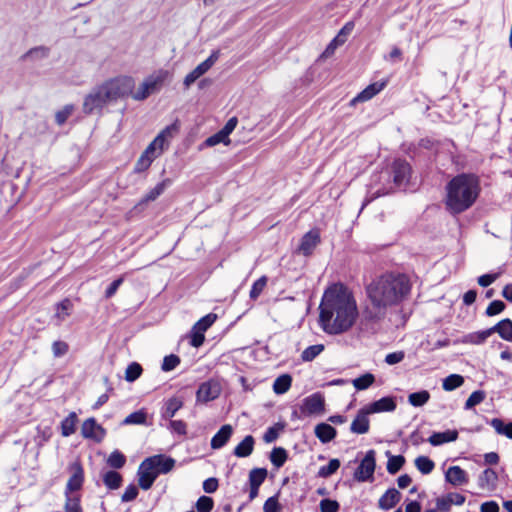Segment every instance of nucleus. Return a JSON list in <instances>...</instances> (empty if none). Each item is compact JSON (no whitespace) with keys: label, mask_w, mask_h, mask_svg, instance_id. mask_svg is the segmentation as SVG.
Masks as SVG:
<instances>
[{"label":"nucleus","mask_w":512,"mask_h":512,"mask_svg":"<svg viewBox=\"0 0 512 512\" xmlns=\"http://www.w3.org/2000/svg\"><path fill=\"white\" fill-rule=\"evenodd\" d=\"M492 331L498 333L502 339L512 342V320L509 318L503 319L494 325Z\"/></svg>","instance_id":"obj_28"},{"label":"nucleus","mask_w":512,"mask_h":512,"mask_svg":"<svg viewBox=\"0 0 512 512\" xmlns=\"http://www.w3.org/2000/svg\"><path fill=\"white\" fill-rule=\"evenodd\" d=\"M416 468L422 473V474H430L434 467L435 463L427 456H418L415 461Z\"/></svg>","instance_id":"obj_39"},{"label":"nucleus","mask_w":512,"mask_h":512,"mask_svg":"<svg viewBox=\"0 0 512 512\" xmlns=\"http://www.w3.org/2000/svg\"><path fill=\"white\" fill-rule=\"evenodd\" d=\"M283 429L284 425L280 423L276 424L275 426L269 427L264 433L263 440L266 443L274 442L278 438L279 432Z\"/></svg>","instance_id":"obj_56"},{"label":"nucleus","mask_w":512,"mask_h":512,"mask_svg":"<svg viewBox=\"0 0 512 512\" xmlns=\"http://www.w3.org/2000/svg\"><path fill=\"white\" fill-rule=\"evenodd\" d=\"M81 434L84 438L101 441L105 435V430L91 417L83 422Z\"/></svg>","instance_id":"obj_13"},{"label":"nucleus","mask_w":512,"mask_h":512,"mask_svg":"<svg viewBox=\"0 0 512 512\" xmlns=\"http://www.w3.org/2000/svg\"><path fill=\"white\" fill-rule=\"evenodd\" d=\"M122 476L120 473L110 470L103 475V482L108 489H118L122 484Z\"/></svg>","instance_id":"obj_33"},{"label":"nucleus","mask_w":512,"mask_h":512,"mask_svg":"<svg viewBox=\"0 0 512 512\" xmlns=\"http://www.w3.org/2000/svg\"><path fill=\"white\" fill-rule=\"evenodd\" d=\"M325 400L322 394L314 393L303 401L301 411L305 415L320 414L324 411Z\"/></svg>","instance_id":"obj_8"},{"label":"nucleus","mask_w":512,"mask_h":512,"mask_svg":"<svg viewBox=\"0 0 512 512\" xmlns=\"http://www.w3.org/2000/svg\"><path fill=\"white\" fill-rule=\"evenodd\" d=\"M74 111V106L69 104V105H65L63 107V109L59 110L56 112L55 114V121L56 123L61 126L63 125L67 119L71 116V114L73 113Z\"/></svg>","instance_id":"obj_55"},{"label":"nucleus","mask_w":512,"mask_h":512,"mask_svg":"<svg viewBox=\"0 0 512 512\" xmlns=\"http://www.w3.org/2000/svg\"><path fill=\"white\" fill-rule=\"evenodd\" d=\"M220 389L216 383L204 382L202 383L197 392L196 397L199 402H209L216 399L219 396Z\"/></svg>","instance_id":"obj_16"},{"label":"nucleus","mask_w":512,"mask_h":512,"mask_svg":"<svg viewBox=\"0 0 512 512\" xmlns=\"http://www.w3.org/2000/svg\"><path fill=\"white\" fill-rule=\"evenodd\" d=\"M147 414L143 410L135 411L129 414L122 422L123 425H139L146 422Z\"/></svg>","instance_id":"obj_48"},{"label":"nucleus","mask_w":512,"mask_h":512,"mask_svg":"<svg viewBox=\"0 0 512 512\" xmlns=\"http://www.w3.org/2000/svg\"><path fill=\"white\" fill-rule=\"evenodd\" d=\"M393 182L397 187H406L411 177V166L403 159H396L391 167Z\"/></svg>","instance_id":"obj_7"},{"label":"nucleus","mask_w":512,"mask_h":512,"mask_svg":"<svg viewBox=\"0 0 512 512\" xmlns=\"http://www.w3.org/2000/svg\"><path fill=\"white\" fill-rule=\"evenodd\" d=\"M375 466V451L369 450L362 459L358 468L355 470L354 478L359 482L372 480L375 471Z\"/></svg>","instance_id":"obj_6"},{"label":"nucleus","mask_w":512,"mask_h":512,"mask_svg":"<svg viewBox=\"0 0 512 512\" xmlns=\"http://www.w3.org/2000/svg\"><path fill=\"white\" fill-rule=\"evenodd\" d=\"M401 499V493L396 488H389L379 499L378 506L383 510H390Z\"/></svg>","instance_id":"obj_21"},{"label":"nucleus","mask_w":512,"mask_h":512,"mask_svg":"<svg viewBox=\"0 0 512 512\" xmlns=\"http://www.w3.org/2000/svg\"><path fill=\"white\" fill-rule=\"evenodd\" d=\"M314 433L320 442L326 444L336 437L337 431L333 426L327 423H319L315 426Z\"/></svg>","instance_id":"obj_24"},{"label":"nucleus","mask_w":512,"mask_h":512,"mask_svg":"<svg viewBox=\"0 0 512 512\" xmlns=\"http://www.w3.org/2000/svg\"><path fill=\"white\" fill-rule=\"evenodd\" d=\"M106 89L103 83L94 87L84 98L83 112L85 114H93L100 112L108 103L110 99L106 96Z\"/></svg>","instance_id":"obj_5"},{"label":"nucleus","mask_w":512,"mask_h":512,"mask_svg":"<svg viewBox=\"0 0 512 512\" xmlns=\"http://www.w3.org/2000/svg\"><path fill=\"white\" fill-rule=\"evenodd\" d=\"M505 308H506V305L503 301L494 300L486 308L485 314L489 317L495 316V315L503 312L505 310Z\"/></svg>","instance_id":"obj_60"},{"label":"nucleus","mask_w":512,"mask_h":512,"mask_svg":"<svg viewBox=\"0 0 512 512\" xmlns=\"http://www.w3.org/2000/svg\"><path fill=\"white\" fill-rule=\"evenodd\" d=\"M367 410L372 413L392 412L396 409V402L393 397L387 396L372 402L366 406Z\"/></svg>","instance_id":"obj_19"},{"label":"nucleus","mask_w":512,"mask_h":512,"mask_svg":"<svg viewBox=\"0 0 512 512\" xmlns=\"http://www.w3.org/2000/svg\"><path fill=\"white\" fill-rule=\"evenodd\" d=\"M497 480V473L493 469L487 468L479 476L478 484L481 488L494 489L496 487Z\"/></svg>","instance_id":"obj_29"},{"label":"nucleus","mask_w":512,"mask_h":512,"mask_svg":"<svg viewBox=\"0 0 512 512\" xmlns=\"http://www.w3.org/2000/svg\"><path fill=\"white\" fill-rule=\"evenodd\" d=\"M50 54V48L46 46H36L31 49H29L25 54L22 55V60H42L49 56Z\"/></svg>","instance_id":"obj_30"},{"label":"nucleus","mask_w":512,"mask_h":512,"mask_svg":"<svg viewBox=\"0 0 512 512\" xmlns=\"http://www.w3.org/2000/svg\"><path fill=\"white\" fill-rule=\"evenodd\" d=\"M142 373V367L136 362H132L128 365L125 371V379L128 382H133L140 377Z\"/></svg>","instance_id":"obj_52"},{"label":"nucleus","mask_w":512,"mask_h":512,"mask_svg":"<svg viewBox=\"0 0 512 512\" xmlns=\"http://www.w3.org/2000/svg\"><path fill=\"white\" fill-rule=\"evenodd\" d=\"M233 434V428L230 424L223 425L211 439V448L220 449L227 444Z\"/></svg>","instance_id":"obj_20"},{"label":"nucleus","mask_w":512,"mask_h":512,"mask_svg":"<svg viewBox=\"0 0 512 512\" xmlns=\"http://www.w3.org/2000/svg\"><path fill=\"white\" fill-rule=\"evenodd\" d=\"M255 445V439L252 435H247L235 448L234 455L239 458H245L252 454Z\"/></svg>","instance_id":"obj_26"},{"label":"nucleus","mask_w":512,"mask_h":512,"mask_svg":"<svg viewBox=\"0 0 512 512\" xmlns=\"http://www.w3.org/2000/svg\"><path fill=\"white\" fill-rule=\"evenodd\" d=\"M214 501L211 497L201 496L196 502L198 512H210L213 509Z\"/></svg>","instance_id":"obj_59"},{"label":"nucleus","mask_w":512,"mask_h":512,"mask_svg":"<svg viewBox=\"0 0 512 512\" xmlns=\"http://www.w3.org/2000/svg\"><path fill=\"white\" fill-rule=\"evenodd\" d=\"M405 464V458L402 455L390 456L387 462V471L389 474H396Z\"/></svg>","instance_id":"obj_47"},{"label":"nucleus","mask_w":512,"mask_h":512,"mask_svg":"<svg viewBox=\"0 0 512 512\" xmlns=\"http://www.w3.org/2000/svg\"><path fill=\"white\" fill-rule=\"evenodd\" d=\"M320 512H338L340 504L336 500L324 498L319 503Z\"/></svg>","instance_id":"obj_57"},{"label":"nucleus","mask_w":512,"mask_h":512,"mask_svg":"<svg viewBox=\"0 0 512 512\" xmlns=\"http://www.w3.org/2000/svg\"><path fill=\"white\" fill-rule=\"evenodd\" d=\"M340 467V461L336 458L331 459L325 466L320 467L318 476L321 478H328L333 475Z\"/></svg>","instance_id":"obj_46"},{"label":"nucleus","mask_w":512,"mask_h":512,"mask_svg":"<svg viewBox=\"0 0 512 512\" xmlns=\"http://www.w3.org/2000/svg\"><path fill=\"white\" fill-rule=\"evenodd\" d=\"M183 406V402L181 399L177 397H172L168 399L161 411V416L164 419H171L175 416L176 412L180 410Z\"/></svg>","instance_id":"obj_27"},{"label":"nucleus","mask_w":512,"mask_h":512,"mask_svg":"<svg viewBox=\"0 0 512 512\" xmlns=\"http://www.w3.org/2000/svg\"><path fill=\"white\" fill-rule=\"evenodd\" d=\"M430 399V393L427 390L411 393L408 396V402L414 407L425 405Z\"/></svg>","instance_id":"obj_38"},{"label":"nucleus","mask_w":512,"mask_h":512,"mask_svg":"<svg viewBox=\"0 0 512 512\" xmlns=\"http://www.w3.org/2000/svg\"><path fill=\"white\" fill-rule=\"evenodd\" d=\"M323 350V344L311 345L302 352L301 359L305 362L313 361Z\"/></svg>","instance_id":"obj_44"},{"label":"nucleus","mask_w":512,"mask_h":512,"mask_svg":"<svg viewBox=\"0 0 512 512\" xmlns=\"http://www.w3.org/2000/svg\"><path fill=\"white\" fill-rule=\"evenodd\" d=\"M65 511L66 512H82L80 506V498L78 496H69L66 497L65 503Z\"/></svg>","instance_id":"obj_61"},{"label":"nucleus","mask_w":512,"mask_h":512,"mask_svg":"<svg viewBox=\"0 0 512 512\" xmlns=\"http://www.w3.org/2000/svg\"><path fill=\"white\" fill-rule=\"evenodd\" d=\"M171 181L169 179H164L160 183H158L154 188H152L145 196L143 201L149 202L156 200L164 190L170 185Z\"/></svg>","instance_id":"obj_36"},{"label":"nucleus","mask_w":512,"mask_h":512,"mask_svg":"<svg viewBox=\"0 0 512 512\" xmlns=\"http://www.w3.org/2000/svg\"><path fill=\"white\" fill-rule=\"evenodd\" d=\"M375 381V376L371 373H365L353 380V386L356 390H365L369 388Z\"/></svg>","instance_id":"obj_43"},{"label":"nucleus","mask_w":512,"mask_h":512,"mask_svg":"<svg viewBox=\"0 0 512 512\" xmlns=\"http://www.w3.org/2000/svg\"><path fill=\"white\" fill-rule=\"evenodd\" d=\"M292 377L289 374H283L277 377L273 383L274 393L281 395L286 393L291 387Z\"/></svg>","instance_id":"obj_32"},{"label":"nucleus","mask_w":512,"mask_h":512,"mask_svg":"<svg viewBox=\"0 0 512 512\" xmlns=\"http://www.w3.org/2000/svg\"><path fill=\"white\" fill-rule=\"evenodd\" d=\"M138 493V488L134 484H130L122 494L121 500L122 502L133 501L138 496Z\"/></svg>","instance_id":"obj_64"},{"label":"nucleus","mask_w":512,"mask_h":512,"mask_svg":"<svg viewBox=\"0 0 512 512\" xmlns=\"http://www.w3.org/2000/svg\"><path fill=\"white\" fill-rule=\"evenodd\" d=\"M319 324L324 332L338 335L348 331L358 316L356 301L343 285L329 287L319 305Z\"/></svg>","instance_id":"obj_1"},{"label":"nucleus","mask_w":512,"mask_h":512,"mask_svg":"<svg viewBox=\"0 0 512 512\" xmlns=\"http://www.w3.org/2000/svg\"><path fill=\"white\" fill-rule=\"evenodd\" d=\"M104 88L111 102L132 94L135 81L130 76H117L103 82Z\"/></svg>","instance_id":"obj_4"},{"label":"nucleus","mask_w":512,"mask_h":512,"mask_svg":"<svg viewBox=\"0 0 512 512\" xmlns=\"http://www.w3.org/2000/svg\"><path fill=\"white\" fill-rule=\"evenodd\" d=\"M78 421L77 414L75 412L69 413V415L61 422V434L64 437H68L75 433L76 423Z\"/></svg>","instance_id":"obj_31"},{"label":"nucleus","mask_w":512,"mask_h":512,"mask_svg":"<svg viewBox=\"0 0 512 512\" xmlns=\"http://www.w3.org/2000/svg\"><path fill=\"white\" fill-rule=\"evenodd\" d=\"M354 22L353 21H349L347 22L339 31V33L337 34V36L334 38V42H338V43H341V44H344L347 40V37L349 34H351V32L353 31L354 29Z\"/></svg>","instance_id":"obj_58"},{"label":"nucleus","mask_w":512,"mask_h":512,"mask_svg":"<svg viewBox=\"0 0 512 512\" xmlns=\"http://www.w3.org/2000/svg\"><path fill=\"white\" fill-rule=\"evenodd\" d=\"M146 463V459L143 460L138 468V483L143 490L150 489L158 477L157 471L154 468L148 469Z\"/></svg>","instance_id":"obj_12"},{"label":"nucleus","mask_w":512,"mask_h":512,"mask_svg":"<svg viewBox=\"0 0 512 512\" xmlns=\"http://www.w3.org/2000/svg\"><path fill=\"white\" fill-rule=\"evenodd\" d=\"M69 346L63 341H54L52 344V352L55 357H61L68 352Z\"/></svg>","instance_id":"obj_63"},{"label":"nucleus","mask_w":512,"mask_h":512,"mask_svg":"<svg viewBox=\"0 0 512 512\" xmlns=\"http://www.w3.org/2000/svg\"><path fill=\"white\" fill-rule=\"evenodd\" d=\"M458 439L457 430H446L444 432H434L429 438L428 442L432 446H439L444 443L453 442Z\"/></svg>","instance_id":"obj_25"},{"label":"nucleus","mask_w":512,"mask_h":512,"mask_svg":"<svg viewBox=\"0 0 512 512\" xmlns=\"http://www.w3.org/2000/svg\"><path fill=\"white\" fill-rule=\"evenodd\" d=\"M72 308L73 304L70 299L66 298L62 300L56 304L55 317H57L60 321H63L67 316L70 315Z\"/></svg>","instance_id":"obj_41"},{"label":"nucleus","mask_w":512,"mask_h":512,"mask_svg":"<svg viewBox=\"0 0 512 512\" xmlns=\"http://www.w3.org/2000/svg\"><path fill=\"white\" fill-rule=\"evenodd\" d=\"M386 81L375 82L368 85L364 90H362L356 97L351 100V105H354L357 102H365L372 99L376 94L384 89L386 86Z\"/></svg>","instance_id":"obj_18"},{"label":"nucleus","mask_w":512,"mask_h":512,"mask_svg":"<svg viewBox=\"0 0 512 512\" xmlns=\"http://www.w3.org/2000/svg\"><path fill=\"white\" fill-rule=\"evenodd\" d=\"M267 281V277L262 276L253 283L249 294L252 300H256L260 296V294L263 292L264 288L267 285Z\"/></svg>","instance_id":"obj_50"},{"label":"nucleus","mask_w":512,"mask_h":512,"mask_svg":"<svg viewBox=\"0 0 512 512\" xmlns=\"http://www.w3.org/2000/svg\"><path fill=\"white\" fill-rule=\"evenodd\" d=\"M146 462V464L149 465L148 469L154 468L158 475L170 472L175 466V460L164 455L148 457L146 458Z\"/></svg>","instance_id":"obj_9"},{"label":"nucleus","mask_w":512,"mask_h":512,"mask_svg":"<svg viewBox=\"0 0 512 512\" xmlns=\"http://www.w3.org/2000/svg\"><path fill=\"white\" fill-rule=\"evenodd\" d=\"M180 364V358L175 354H170L164 357L161 369L164 372L174 370Z\"/></svg>","instance_id":"obj_54"},{"label":"nucleus","mask_w":512,"mask_h":512,"mask_svg":"<svg viewBox=\"0 0 512 512\" xmlns=\"http://www.w3.org/2000/svg\"><path fill=\"white\" fill-rule=\"evenodd\" d=\"M493 334L492 327L483 331L470 333L465 337L466 343L482 344Z\"/></svg>","instance_id":"obj_35"},{"label":"nucleus","mask_w":512,"mask_h":512,"mask_svg":"<svg viewBox=\"0 0 512 512\" xmlns=\"http://www.w3.org/2000/svg\"><path fill=\"white\" fill-rule=\"evenodd\" d=\"M464 383V378L458 374H451L447 376L442 383L445 391H453Z\"/></svg>","instance_id":"obj_40"},{"label":"nucleus","mask_w":512,"mask_h":512,"mask_svg":"<svg viewBox=\"0 0 512 512\" xmlns=\"http://www.w3.org/2000/svg\"><path fill=\"white\" fill-rule=\"evenodd\" d=\"M177 131V122L168 125L154 138V140L149 145L154 147V149H156L157 151L162 152L167 138L172 137L173 133H176Z\"/></svg>","instance_id":"obj_23"},{"label":"nucleus","mask_w":512,"mask_h":512,"mask_svg":"<svg viewBox=\"0 0 512 512\" xmlns=\"http://www.w3.org/2000/svg\"><path fill=\"white\" fill-rule=\"evenodd\" d=\"M70 470L72 471V475L69 477L66 484V496L70 492L79 490L82 487L84 481V471L79 462H74L70 466Z\"/></svg>","instance_id":"obj_11"},{"label":"nucleus","mask_w":512,"mask_h":512,"mask_svg":"<svg viewBox=\"0 0 512 512\" xmlns=\"http://www.w3.org/2000/svg\"><path fill=\"white\" fill-rule=\"evenodd\" d=\"M161 80L159 78L149 77L147 78L137 89V91H132V98L137 101L145 100L149 97L151 93L156 91L157 86L160 84Z\"/></svg>","instance_id":"obj_15"},{"label":"nucleus","mask_w":512,"mask_h":512,"mask_svg":"<svg viewBox=\"0 0 512 512\" xmlns=\"http://www.w3.org/2000/svg\"><path fill=\"white\" fill-rule=\"evenodd\" d=\"M370 304L366 307L365 317L377 321L385 317L387 309L402 302L411 291V282L407 275L385 273L367 286Z\"/></svg>","instance_id":"obj_2"},{"label":"nucleus","mask_w":512,"mask_h":512,"mask_svg":"<svg viewBox=\"0 0 512 512\" xmlns=\"http://www.w3.org/2000/svg\"><path fill=\"white\" fill-rule=\"evenodd\" d=\"M177 131V122L168 125L154 138V140L149 145L154 147V149H156L157 151L162 152L167 138L172 137L173 133H176Z\"/></svg>","instance_id":"obj_22"},{"label":"nucleus","mask_w":512,"mask_h":512,"mask_svg":"<svg viewBox=\"0 0 512 512\" xmlns=\"http://www.w3.org/2000/svg\"><path fill=\"white\" fill-rule=\"evenodd\" d=\"M319 243V232L317 230H310L307 233H305L301 238L298 251L304 256H310Z\"/></svg>","instance_id":"obj_10"},{"label":"nucleus","mask_w":512,"mask_h":512,"mask_svg":"<svg viewBox=\"0 0 512 512\" xmlns=\"http://www.w3.org/2000/svg\"><path fill=\"white\" fill-rule=\"evenodd\" d=\"M490 425L498 434L505 435L507 438L512 439V422L505 425L501 419L493 418L490 421Z\"/></svg>","instance_id":"obj_37"},{"label":"nucleus","mask_w":512,"mask_h":512,"mask_svg":"<svg viewBox=\"0 0 512 512\" xmlns=\"http://www.w3.org/2000/svg\"><path fill=\"white\" fill-rule=\"evenodd\" d=\"M126 463V457L119 450H114L107 459V464L114 469L122 468Z\"/></svg>","instance_id":"obj_45"},{"label":"nucleus","mask_w":512,"mask_h":512,"mask_svg":"<svg viewBox=\"0 0 512 512\" xmlns=\"http://www.w3.org/2000/svg\"><path fill=\"white\" fill-rule=\"evenodd\" d=\"M264 512H280L281 506L278 502V496L269 497L263 506Z\"/></svg>","instance_id":"obj_62"},{"label":"nucleus","mask_w":512,"mask_h":512,"mask_svg":"<svg viewBox=\"0 0 512 512\" xmlns=\"http://www.w3.org/2000/svg\"><path fill=\"white\" fill-rule=\"evenodd\" d=\"M481 191L480 178L474 173L454 176L446 185L445 205L452 214H460L476 202Z\"/></svg>","instance_id":"obj_3"},{"label":"nucleus","mask_w":512,"mask_h":512,"mask_svg":"<svg viewBox=\"0 0 512 512\" xmlns=\"http://www.w3.org/2000/svg\"><path fill=\"white\" fill-rule=\"evenodd\" d=\"M371 414L366 407L360 409L350 425V431L355 434H365L369 431Z\"/></svg>","instance_id":"obj_14"},{"label":"nucleus","mask_w":512,"mask_h":512,"mask_svg":"<svg viewBox=\"0 0 512 512\" xmlns=\"http://www.w3.org/2000/svg\"><path fill=\"white\" fill-rule=\"evenodd\" d=\"M486 394L482 390H477L471 393L468 399L465 402L464 408L466 410L472 409L474 406L480 404L484 401Z\"/></svg>","instance_id":"obj_51"},{"label":"nucleus","mask_w":512,"mask_h":512,"mask_svg":"<svg viewBox=\"0 0 512 512\" xmlns=\"http://www.w3.org/2000/svg\"><path fill=\"white\" fill-rule=\"evenodd\" d=\"M216 319H217L216 314L209 313V314L205 315L204 317H202L200 320H198L195 323L194 328L201 330L202 332H205L212 326V324L216 321Z\"/></svg>","instance_id":"obj_53"},{"label":"nucleus","mask_w":512,"mask_h":512,"mask_svg":"<svg viewBox=\"0 0 512 512\" xmlns=\"http://www.w3.org/2000/svg\"><path fill=\"white\" fill-rule=\"evenodd\" d=\"M445 480L453 486H461L469 481L466 471L460 466L449 467L445 473Z\"/></svg>","instance_id":"obj_17"},{"label":"nucleus","mask_w":512,"mask_h":512,"mask_svg":"<svg viewBox=\"0 0 512 512\" xmlns=\"http://www.w3.org/2000/svg\"><path fill=\"white\" fill-rule=\"evenodd\" d=\"M229 142H230L229 137L226 134H223V131L220 130L217 133H215L214 135L208 137L204 141L202 146L213 147V146L218 145L220 143H224V144L227 145V144H229Z\"/></svg>","instance_id":"obj_49"},{"label":"nucleus","mask_w":512,"mask_h":512,"mask_svg":"<svg viewBox=\"0 0 512 512\" xmlns=\"http://www.w3.org/2000/svg\"><path fill=\"white\" fill-rule=\"evenodd\" d=\"M267 477L265 468H253L249 472V485L261 486Z\"/></svg>","instance_id":"obj_42"},{"label":"nucleus","mask_w":512,"mask_h":512,"mask_svg":"<svg viewBox=\"0 0 512 512\" xmlns=\"http://www.w3.org/2000/svg\"><path fill=\"white\" fill-rule=\"evenodd\" d=\"M287 458V451L282 447H274L270 453V461L277 468L282 467L285 464Z\"/></svg>","instance_id":"obj_34"}]
</instances>
